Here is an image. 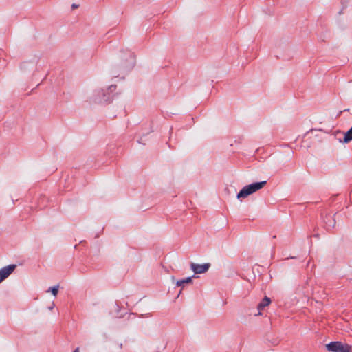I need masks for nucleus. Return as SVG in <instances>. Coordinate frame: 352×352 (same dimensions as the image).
I'll return each mask as SVG.
<instances>
[{"label": "nucleus", "instance_id": "obj_1", "mask_svg": "<svg viewBox=\"0 0 352 352\" xmlns=\"http://www.w3.org/2000/svg\"><path fill=\"white\" fill-rule=\"evenodd\" d=\"M116 89L115 85H111L104 90V89H96L89 97L90 102L94 103H104L109 102L111 99V93Z\"/></svg>", "mask_w": 352, "mask_h": 352}, {"label": "nucleus", "instance_id": "obj_2", "mask_svg": "<svg viewBox=\"0 0 352 352\" xmlns=\"http://www.w3.org/2000/svg\"><path fill=\"white\" fill-rule=\"evenodd\" d=\"M267 182L263 181L260 182H255L244 186L237 194V199L245 198L250 195L253 194L257 190L261 189Z\"/></svg>", "mask_w": 352, "mask_h": 352}, {"label": "nucleus", "instance_id": "obj_3", "mask_svg": "<svg viewBox=\"0 0 352 352\" xmlns=\"http://www.w3.org/2000/svg\"><path fill=\"white\" fill-rule=\"evenodd\" d=\"M328 351L332 352H351V346L339 341L331 342L326 345Z\"/></svg>", "mask_w": 352, "mask_h": 352}, {"label": "nucleus", "instance_id": "obj_4", "mask_svg": "<svg viewBox=\"0 0 352 352\" xmlns=\"http://www.w3.org/2000/svg\"><path fill=\"white\" fill-rule=\"evenodd\" d=\"M135 65V56L130 51H126L124 56V62L122 65V70L124 73L131 69Z\"/></svg>", "mask_w": 352, "mask_h": 352}, {"label": "nucleus", "instance_id": "obj_5", "mask_svg": "<svg viewBox=\"0 0 352 352\" xmlns=\"http://www.w3.org/2000/svg\"><path fill=\"white\" fill-rule=\"evenodd\" d=\"M190 269L195 274H203L206 272L210 267V263H206L204 264H198L195 263H190Z\"/></svg>", "mask_w": 352, "mask_h": 352}, {"label": "nucleus", "instance_id": "obj_6", "mask_svg": "<svg viewBox=\"0 0 352 352\" xmlns=\"http://www.w3.org/2000/svg\"><path fill=\"white\" fill-rule=\"evenodd\" d=\"M15 264L8 265L0 269V283L8 278L16 269Z\"/></svg>", "mask_w": 352, "mask_h": 352}, {"label": "nucleus", "instance_id": "obj_7", "mask_svg": "<svg viewBox=\"0 0 352 352\" xmlns=\"http://www.w3.org/2000/svg\"><path fill=\"white\" fill-rule=\"evenodd\" d=\"M325 229L329 231L335 227L336 225V219L331 214H327L324 219Z\"/></svg>", "mask_w": 352, "mask_h": 352}, {"label": "nucleus", "instance_id": "obj_8", "mask_svg": "<svg viewBox=\"0 0 352 352\" xmlns=\"http://www.w3.org/2000/svg\"><path fill=\"white\" fill-rule=\"evenodd\" d=\"M271 302V300L270 298L265 296L263 298L261 302H259L257 305V309L258 310V314H255V316L261 315V311L264 309V308L268 306Z\"/></svg>", "mask_w": 352, "mask_h": 352}, {"label": "nucleus", "instance_id": "obj_9", "mask_svg": "<svg viewBox=\"0 0 352 352\" xmlns=\"http://www.w3.org/2000/svg\"><path fill=\"white\" fill-rule=\"evenodd\" d=\"M352 140V126L344 133V139L342 141L344 143H348Z\"/></svg>", "mask_w": 352, "mask_h": 352}, {"label": "nucleus", "instance_id": "obj_10", "mask_svg": "<svg viewBox=\"0 0 352 352\" xmlns=\"http://www.w3.org/2000/svg\"><path fill=\"white\" fill-rule=\"evenodd\" d=\"M191 281H192V278L189 276V277H186L184 279L177 280L175 284L177 287H184V284L191 283Z\"/></svg>", "mask_w": 352, "mask_h": 352}, {"label": "nucleus", "instance_id": "obj_11", "mask_svg": "<svg viewBox=\"0 0 352 352\" xmlns=\"http://www.w3.org/2000/svg\"><path fill=\"white\" fill-rule=\"evenodd\" d=\"M36 67V65H35V63L34 62L24 63L21 66V68L23 69H33Z\"/></svg>", "mask_w": 352, "mask_h": 352}, {"label": "nucleus", "instance_id": "obj_12", "mask_svg": "<svg viewBox=\"0 0 352 352\" xmlns=\"http://www.w3.org/2000/svg\"><path fill=\"white\" fill-rule=\"evenodd\" d=\"M47 292H50L54 296H56L58 292V285L50 287Z\"/></svg>", "mask_w": 352, "mask_h": 352}, {"label": "nucleus", "instance_id": "obj_13", "mask_svg": "<svg viewBox=\"0 0 352 352\" xmlns=\"http://www.w3.org/2000/svg\"><path fill=\"white\" fill-rule=\"evenodd\" d=\"M72 7H73V8H77V6H76L75 4H73V5H72Z\"/></svg>", "mask_w": 352, "mask_h": 352}]
</instances>
